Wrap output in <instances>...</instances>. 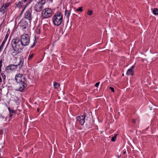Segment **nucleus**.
Segmentation results:
<instances>
[{"label": "nucleus", "mask_w": 158, "mask_h": 158, "mask_svg": "<svg viewBox=\"0 0 158 158\" xmlns=\"http://www.w3.org/2000/svg\"><path fill=\"white\" fill-rule=\"evenodd\" d=\"M30 38L27 34H24L21 36L20 39H14L11 41V46L13 51L12 53L13 56H15L22 52L23 46L28 45L30 42Z\"/></svg>", "instance_id": "nucleus-1"}, {"label": "nucleus", "mask_w": 158, "mask_h": 158, "mask_svg": "<svg viewBox=\"0 0 158 158\" xmlns=\"http://www.w3.org/2000/svg\"><path fill=\"white\" fill-rule=\"evenodd\" d=\"M54 25L56 26H59L60 25L62 21V16L61 13L57 12L52 18Z\"/></svg>", "instance_id": "nucleus-2"}, {"label": "nucleus", "mask_w": 158, "mask_h": 158, "mask_svg": "<svg viewBox=\"0 0 158 158\" xmlns=\"http://www.w3.org/2000/svg\"><path fill=\"white\" fill-rule=\"evenodd\" d=\"M52 10L51 9L46 8L42 10V15L44 18H47L52 16Z\"/></svg>", "instance_id": "nucleus-3"}, {"label": "nucleus", "mask_w": 158, "mask_h": 158, "mask_svg": "<svg viewBox=\"0 0 158 158\" xmlns=\"http://www.w3.org/2000/svg\"><path fill=\"white\" fill-rule=\"evenodd\" d=\"M15 80L18 83H21L25 81V78L20 73L18 74L15 75Z\"/></svg>", "instance_id": "nucleus-4"}, {"label": "nucleus", "mask_w": 158, "mask_h": 158, "mask_svg": "<svg viewBox=\"0 0 158 158\" xmlns=\"http://www.w3.org/2000/svg\"><path fill=\"white\" fill-rule=\"evenodd\" d=\"M87 115L85 113H84L83 115L81 116H78L76 118L77 121L79 122L81 125H83L85 122V118Z\"/></svg>", "instance_id": "nucleus-5"}, {"label": "nucleus", "mask_w": 158, "mask_h": 158, "mask_svg": "<svg viewBox=\"0 0 158 158\" xmlns=\"http://www.w3.org/2000/svg\"><path fill=\"white\" fill-rule=\"evenodd\" d=\"M42 3L40 2H38L35 5L34 7L35 10L37 12H39L42 10L43 8L42 5L43 2H41Z\"/></svg>", "instance_id": "nucleus-6"}, {"label": "nucleus", "mask_w": 158, "mask_h": 158, "mask_svg": "<svg viewBox=\"0 0 158 158\" xmlns=\"http://www.w3.org/2000/svg\"><path fill=\"white\" fill-rule=\"evenodd\" d=\"M31 10L30 9L25 13L24 14V17L29 20L30 22L31 20Z\"/></svg>", "instance_id": "nucleus-7"}, {"label": "nucleus", "mask_w": 158, "mask_h": 158, "mask_svg": "<svg viewBox=\"0 0 158 158\" xmlns=\"http://www.w3.org/2000/svg\"><path fill=\"white\" fill-rule=\"evenodd\" d=\"M17 67V65H16L10 64L6 67V70L7 72H12L16 69Z\"/></svg>", "instance_id": "nucleus-8"}, {"label": "nucleus", "mask_w": 158, "mask_h": 158, "mask_svg": "<svg viewBox=\"0 0 158 158\" xmlns=\"http://www.w3.org/2000/svg\"><path fill=\"white\" fill-rule=\"evenodd\" d=\"M25 81L22 82L21 83H19V90L21 92L23 91V90L25 87H26V84L25 82Z\"/></svg>", "instance_id": "nucleus-9"}, {"label": "nucleus", "mask_w": 158, "mask_h": 158, "mask_svg": "<svg viewBox=\"0 0 158 158\" xmlns=\"http://www.w3.org/2000/svg\"><path fill=\"white\" fill-rule=\"evenodd\" d=\"M23 29H26L28 26L27 22L25 21H21L19 23Z\"/></svg>", "instance_id": "nucleus-10"}, {"label": "nucleus", "mask_w": 158, "mask_h": 158, "mask_svg": "<svg viewBox=\"0 0 158 158\" xmlns=\"http://www.w3.org/2000/svg\"><path fill=\"white\" fill-rule=\"evenodd\" d=\"M135 67V65H133L131 67L128 69L127 70V71L126 73L128 75H133L134 74V73L133 71V69Z\"/></svg>", "instance_id": "nucleus-11"}, {"label": "nucleus", "mask_w": 158, "mask_h": 158, "mask_svg": "<svg viewBox=\"0 0 158 158\" xmlns=\"http://www.w3.org/2000/svg\"><path fill=\"white\" fill-rule=\"evenodd\" d=\"M8 36H9V35L8 34H6L5 37V38L4 40L2 42L1 45H0V52H1L2 48V47H3L4 45V44L6 41L7 39L8 38Z\"/></svg>", "instance_id": "nucleus-12"}, {"label": "nucleus", "mask_w": 158, "mask_h": 158, "mask_svg": "<svg viewBox=\"0 0 158 158\" xmlns=\"http://www.w3.org/2000/svg\"><path fill=\"white\" fill-rule=\"evenodd\" d=\"M23 58H20L19 59V62L18 63V64H16L17 67L18 66H19V68H21L23 66Z\"/></svg>", "instance_id": "nucleus-13"}, {"label": "nucleus", "mask_w": 158, "mask_h": 158, "mask_svg": "<svg viewBox=\"0 0 158 158\" xmlns=\"http://www.w3.org/2000/svg\"><path fill=\"white\" fill-rule=\"evenodd\" d=\"M23 3L21 2H19L17 4H16V6L19 8L23 6Z\"/></svg>", "instance_id": "nucleus-14"}, {"label": "nucleus", "mask_w": 158, "mask_h": 158, "mask_svg": "<svg viewBox=\"0 0 158 158\" xmlns=\"http://www.w3.org/2000/svg\"><path fill=\"white\" fill-rule=\"evenodd\" d=\"M70 14V10H66L65 12V15L67 17V18H69V16Z\"/></svg>", "instance_id": "nucleus-15"}, {"label": "nucleus", "mask_w": 158, "mask_h": 158, "mask_svg": "<svg viewBox=\"0 0 158 158\" xmlns=\"http://www.w3.org/2000/svg\"><path fill=\"white\" fill-rule=\"evenodd\" d=\"M11 5V3L10 2L6 3L3 4V6L5 7V9H6L7 8Z\"/></svg>", "instance_id": "nucleus-16"}, {"label": "nucleus", "mask_w": 158, "mask_h": 158, "mask_svg": "<svg viewBox=\"0 0 158 158\" xmlns=\"http://www.w3.org/2000/svg\"><path fill=\"white\" fill-rule=\"evenodd\" d=\"M6 10V9L3 6H2V7L0 8V12H2L3 14H4Z\"/></svg>", "instance_id": "nucleus-17"}, {"label": "nucleus", "mask_w": 158, "mask_h": 158, "mask_svg": "<svg viewBox=\"0 0 158 158\" xmlns=\"http://www.w3.org/2000/svg\"><path fill=\"white\" fill-rule=\"evenodd\" d=\"M153 14L155 15H158V9L156 8H154V10L153 11Z\"/></svg>", "instance_id": "nucleus-18"}, {"label": "nucleus", "mask_w": 158, "mask_h": 158, "mask_svg": "<svg viewBox=\"0 0 158 158\" xmlns=\"http://www.w3.org/2000/svg\"><path fill=\"white\" fill-rule=\"evenodd\" d=\"M15 114V111L14 110L12 109L11 110V113H10V115L9 117L11 118L13 116V114Z\"/></svg>", "instance_id": "nucleus-19"}, {"label": "nucleus", "mask_w": 158, "mask_h": 158, "mask_svg": "<svg viewBox=\"0 0 158 158\" xmlns=\"http://www.w3.org/2000/svg\"><path fill=\"white\" fill-rule=\"evenodd\" d=\"M117 135V134H115L114 136L112 138L111 140L112 142H114L116 140V137Z\"/></svg>", "instance_id": "nucleus-20"}, {"label": "nucleus", "mask_w": 158, "mask_h": 158, "mask_svg": "<svg viewBox=\"0 0 158 158\" xmlns=\"http://www.w3.org/2000/svg\"><path fill=\"white\" fill-rule=\"evenodd\" d=\"M53 0H41V2H43V4H44L45 3L48 1H50V2H52Z\"/></svg>", "instance_id": "nucleus-21"}, {"label": "nucleus", "mask_w": 158, "mask_h": 158, "mask_svg": "<svg viewBox=\"0 0 158 158\" xmlns=\"http://www.w3.org/2000/svg\"><path fill=\"white\" fill-rule=\"evenodd\" d=\"M83 10L82 7H79L77 10H76V11H80L82 12Z\"/></svg>", "instance_id": "nucleus-22"}, {"label": "nucleus", "mask_w": 158, "mask_h": 158, "mask_svg": "<svg viewBox=\"0 0 158 158\" xmlns=\"http://www.w3.org/2000/svg\"><path fill=\"white\" fill-rule=\"evenodd\" d=\"M60 85L59 84H58V83L56 82H54L53 85L54 86L55 88H56V86H60Z\"/></svg>", "instance_id": "nucleus-23"}, {"label": "nucleus", "mask_w": 158, "mask_h": 158, "mask_svg": "<svg viewBox=\"0 0 158 158\" xmlns=\"http://www.w3.org/2000/svg\"><path fill=\"white\" fill-rule=\"evenodd\" d=\"M37 43V41L35 39L34 42L32 45L31 46V47L33 48L34 47L36 44V43Z\"/></svg>", "instance_id": "nucleus-24"}, {"label": "nucleus", "mask_w": 158, "mask_h": 158, "mask_svg": "<svg viewBox=\"0 0 158 158\" xmlns=\"http://www.w3.org/2000/svg\"><path fill=\"white\" fill-rule=\"evenodd\" d=\"M87 14L89 15H91L92 14V11L91 10H88L87 12Z\"/></svg>", "instance_id": "nucleus-25"}, {"label": "nucleus", "mask_w": 158, "mask_h": 158, "mask_svg": "<svg viewBox=\"0 0 158 158\" xmlns=\"http://www.w3.org/2000/svg\"><path fill=\"white\" fill-rule=\"evenodd\" d=\"M1 74V75L2 76V77L3 78V79L4 80L6 78V76H5V75L3 73H2Z\"/></svg>", "instance_id": "nucleus-26"}, {"label": "nucleus", "mask_w": 158, "mask_h": 158, "mask_svg": "<svg viewBox=\"0 0 158 158\" xmlns=\"http://www.w3.org/2000/svg\"><path fill=\"white\" fill-rule=\"evenodd\" d=\"M33 54H32L31 55H30V56H29V57H28V59L29 60H30L33 57Z\"/></svg>", "instance_id": "nucleus-27"}, {"label": "nucleus", "mask_w": 158, "mask_h": 158, "mask_svg": "<svg viewBox=\"0 0 158 158\" xmlns=\"http://www.w3.org/2000/svg\"><path fill=\"white\" fill-rule=\"evenodd\" d=\"M99 84H100L99 82H97V83H96V84H95V86L97 87H98L99 85Z\"/></svg>", "instance_id": "nucleus-28"}, {"label": "nucleus", "mask_w": 158, "mask_h": 158, "mask_svg": "<svg viewBox=\"0 0 158 158\" xmlns=\"http://www.w3.org/2000/svg\"><path fill=\"white\" fill-rule=\"evenodd\" d=\"M109 88L111 90L112 92H114V89L113 88L111 87H110Z\"/></svg>", "instance_id": "nucleus-29"}, {"label": "nucleus", "mask_w": 158, "mask_h": 158, "mask_svg": "<svg viewBox=\"0 0 158 158\" xmlns=\"http://www.w3.org/2000/svg\"><path fill=\"white\" fill-rule=\"evenodd\" d=\"M2 60H0V66L2 67Z\"/></svg>", "instance_id": "nucleus-30"}, {"label": "nucleus", "mask_w": 158, "mask_h": 158, "mask_svg": "<svg viewBox=\"0 0 158 158\" xmlns=\"http://www.w3.org/2000/svg\"><path fill=\"white\" fill-rule=\"evenodd\" d=\"M26 6H25L24 7H23V10H22V12L21 13V14H22V13L23 12L24 10H25V8H26Z\"/></svg>", "instance_id": "nucleus-31"}, {"label": "nucleus", "mask_w": 158, "mask_h": 158, "mask_svg": "<svg viewBox=\"0 0 158 158\" xmlns=\"http://www.w3.org/2000/svg\"><path fill=\"white\" fill-rule=\"evenodd\" d=\"M132 123H135L136 122L135 120V119H133L132 120Z\"/></svg>", "instance_id": "nucleus-32"}, {"label": "nucleus", "mask_w": 158, "mask_h": 158, "mask_svg": "<svg viewBox=\"0 0 158 158\" xmlns=\"http://www.w3.org/2000/svg\"><path fill=\"white\" fill-rule=\"evenodd\" d=\"M8 109L9 110V113H11V110H12L10 109V107H8Z\"/></svg>", "instance_id": "nucleus-33"}, {"label": "nucleus", "mask_w": 158, "mask_h": 158, "mask_svg": "<svg viewBox=\"0 0 158 158\" xmlns=\"http://www.w3.org/2000/svg\"><path fill=\"white\" fill-rule=\"evenodd\" d=\"M22 0L24 2H26L27 1V0Z\"/></svg>", "instance_id": "nucleus-34"}, {"label": "nucleus", "mask_w": 158, "mask_h": 158, "mask_svg": "<svg viewBox=\"0 0 158 158\" xmlns=\"http://www.w3.org/2000/svg\"><path fill=\"white\" fill-rule=\"evenodd\" d=\"M2 67H1V66H0V73H1V71H2V70H1V68H2Z\"/></svg>", "instance_id": "nucleus-35"}]
</instances>
